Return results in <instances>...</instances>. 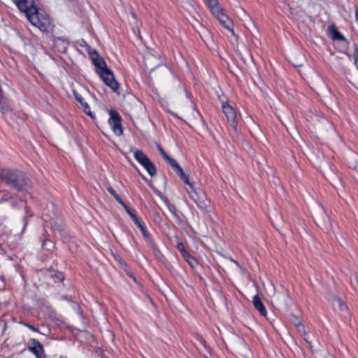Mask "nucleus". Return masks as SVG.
I'll use <instances>...</instances> for the list:
<instances>
[{"label": "nucleus", "mask_w": 358, "mask_h": 358, "mask_svg": "<svg viewBox=\"0 0 358 358\" xmlns=\"http://www.w3.org/2000/svg\"><path fill=\"white\" fill-rule=\"evenodd\" d=\"M13 200V196L8 192H3V195L0 198V203Z\"/></svg>", "instance_id": "b1692460"}, {"label": "nucleus", "mask_w": 358, "mask_h": 358, "mask_svg": "<svg viewBox=\"0 0 358 358\" xmlns=\"http://www.w3.org/2000/svg\"><path fill=\"white\" fill-rule=\"evenodd\" d=\"M168 162V164L174 169L176 172L181 167L178 164V163L173 158H165Z\"/></svg>", "instance_id": "412c9836"}, {"label": "nucleus", "mask_w": 358, "mask_h": 358, "mask_svg": "<svg viewBox=\"0 0 358 358\" xmlns=\"http://www.w3.org/2000/svg\"><path fill=\"white\" fill-rule=\"evenodd\" d=\"M134 157H147V156L145 155L142 151L137 150L134 152Z\"/></svg>", "instance_id": "2f4dec72"}, {"label": "nucleus", "mask_w": 358, "mask_h": 358, "mask_svg": "<svg viewBox=\"0 0 358 358\" xmlns=\"http://www.w3.org/2000/svg\"><path fill=\"white\" fill-rule=\"evenodd\" d=\"M106 189L108 191V192L113 196V197L117 194L112 187L107 186Z\"/></svg>", "instance_id": "473e14b6"}, {"label": "nucleus", "mask_w": 358, "mask_h": 358, "mask_svg": "<svg viewBox=\"0 0 358 358\" xmlns=\"http://www.w3.org/2000/svg\"><path fill=\"white\" fill-rule=\"evenodd\" d=\"M207 2L210 9L219 5L217 0H207Z\"/></svg>", "instance_id": "c756f323"}, {"label": "nucleus", "mask_w": 358, "mask_h": 358, "mask_svg": "<svg viewBox=\"0 0 358 358\" xmlns=\"http://www.w3.org/2000/svg\"><path fill=\"white\" fill-rule=\"evenodd\" d=\"M134 221V222L136 224V225L140 229L141 231V233L143 234V236L146 238L148 243L151 245L153 250H157V245L156 244L152 241V240L150 238V236L148 233V231L146 230V229L141 224L140 221L138 220V218L137 216L133 213L131 209L129 210V212H127Z\"/></svg>", "instance_id": "6e6552de"}, {"label": "nucleus", "mask_w": 358, "mask_h": 358, "mask_svg": "<svg viewBox=\"0 0 358 358\" xmlns=\"http://www.w3.org/2000/svg\"><path fill=\"white\" fill-rule=\"evenodd\" d=\"M132 166L134 167V169H135L136 171H138V169H137V167H136L135 165H133V164H132Z\"/></svg>", "instance_id": "58836bf2"}, {"label": "nucleus", "mask_w": 358, "mask_h": 358, "mask_svg": "<svg viewBox=\"0 0 358 358\" xmlns=\"http://www.w3.org/2000/svg\"><path fill=\"white\" fill-rule=\"evenodd\" d=\"M20 323L23 324L24 326L28 327L29 329H30L33 331H36V332H39L40 333L39 329L38 328L35 327L34 326H33L32 324H29L28 322H20Z\"/></svg>", "instance_id": "a878e982"}, {"label": "nucleus", "mask_w": 358, "mask_h": 358, "mask_svg": "<svg viewBox=\"0 0 358 358\" xmlns=\"http://www.w3.org/2000/svg\"><path fill=\"white\" fill-rule=\"evenodd\" d=\"M177 248L178 249V250H180L181 252L182 256L185 254V252H188L185 250V246H184V245L182 243H178Z\"/></svg>", "instance_id": "7c9ffc66"}, {"label": "nucleus", "mask_w": 358, "mask_h": 358, "mask_svg": "<svg viewBox=\"0 0 358 358\" xmlns=\"http://www.w3.org/2000/svg\"><path fill=\"white\" fill-rule=\"evenodd\" d=\"M89 56L95 66L96 72L104 83L110 87L114 92H117L119 84L115 79L113 71L108 68L104 59L95 50L89 52Z\"/></svg>", "instance_id": "7ed1b4c3"}, {"label": "nucleus", "mask_w": 358, "mask_h": 358, "mask_svg": "<svg viewBox=\"0 0 358 358\" xmlns=\"http://www.w3.org/2000/svg\"><path fill=\"white\" fill-rule=\"evenodd\" d=\"M231 261H233V262H234V263L237 264V263L236 262V261H234V260H233V259H231Z\"/></svg>", "instance_id": "a19ab883"}, {"label": "nucleus", "mask_w": 358, "mask_h": 358, "mask_svg": "<svg viewBox=\"0 0 358 358\" xmlns=\"http://www.w3.org/2000/svg\"><path fill=\"white\" fill-rule=\"evenodd\" d=\"M332 304L334 308L339 311L347 310V306L343 303V301L337 296H334Z\"/></svg>", "instance_id": "f3484780"}, {"label": "nucleus", "mask_w": 358, "mask_h": 358, "mask_svg": "<svg viewBox=\"0 0 358 358\" xmlns=\"http://www.w3.org/2000/svg\"><path fill=\"white\" fill-rule=\"evenodd\" d=\"M114 198L124 208L126 212H129L130 208L123 201L118 194L115 195Z\"/></svg>", "instance_id": "393cba45"}, {"label": "nucleus", "mask_w": 358, "mask_h": 358, "mask_svg": "<svg viewBox=\"0 0 358 358\" xmlns=\"http://www.w3.org/2000/svg\"><path fill=\"white\" fill-rule=\"evenodd\" d=\"M273 291H275L274 288H273ZM287 296H288V295H287V292H284L282 293H275V292H274L273 302L278 306L282 305L283 303H285L286 299Z\"/></svg>", "instance_id": "f8f14e48"}, {"label": "nucleus", "mask_w": 358, "mask_h": 358, "mask_svg": "<svg viewBox=\"0 0 358 358\" xmlns=\"http://www.w3.org/2000/svg\"><path fill=\"white\" fill-rule=\"evenodd\" d=\"M296 327L297 331H299V333H300L301 334H303V335H306V330H305V327H304V325L302 323L299 324Z\"/></svg>", "instance_id": "c85d7f7f"}, {"label": "nucleus", "mask_w": 358, "mask_h": 358, "mask_svg": "<svg viewBox=\"0 0 358 358\" xmlns=\"http://www.w3.org/2000/svg\"><path fill=\"white\" fill-rule=\"evenodd\" d=\"M150 148H151L153 153L155 155L159 154L162 157H169L165 152L164 148L157 142H153L150 145Z\"/></svg>", "instance_id": "dca6fc26"}, {"label": "nucleus", "mask_w": 358, "mask_h": 358, "mask_svg": "<svg viewBox=\"0 0 358 358\" xmlns=\"http://www.w3.org/2000/svg\"><path fill=\"white\" fill-rule=\"evenodd\" d=\"M187 191L191 199L197 204L199 208L202 209L207 208L208 200L206 194L203 190L196 191L192 186V188H189V190Z\"/></svg>", "instance_id": "423d86ee"}, {"label": "nucleus", "mask_w": 358, "mask_h": 358, "mask_svg": "<svg viewBox=\"0 0 358 358\" xmlns=\"http://www.w3.org/2000/svg\"><path fill=\"white\" fill-rule=\"evenodd\" d=\"M0 180L6 185L20 192H27L32 187V182L26 173L16 169H0Z\"/></svg>", "instance_id": "f03ea898"}, {"label": "nucleus", "mask_w": 358, "mask_h": 358, "mask_svg": "<svg viewBox=\"0 0 358 358\" xmlns=\"http://www.w3.org/2000/svg\"><path fill=\"white\" fill-rule=\"evenodd\" d=\"M142 166L148 171L151 177L156 175V168L153 163L150 162L149 158H136Z\"/></svg>", "instance_id": "1a4fd4ad"}, {"label": "nucleus", "mask_w": 358, "mask_h": 358, "mask_svg": "<svg viewBox=\"0 0 358 358\" xmlns=\"http://www.w3.org/2000/svg\"><path fill=\"white\" fill-rule=\"evenodd\" d=\"M291 321L296 327L301 324V320L294 315H292Z\"/></svg>", "instance_id": "cd10ccee"}, {"label": "nucleus", "mask_w": 358, "mask_h": 358, "mask_svg": "<svg viewBox=\"0 0 358 358\" xmlns=\"http://www.w3.org/2000/svg\"><path fill=\"white\" fill-rule=\"evenodd\" d=\"M45 245H46V241H44L42 244V247L43 248H45Z\"/></svg>", "instance_id": "e433bc0d"}, {"label": "nucleus", "mask_w": 358, "mask_h": 358, "mask_svg": "<svg viewBox=\"0 0 358 358\" xmlns=\"http://www.w3.org/2000/svg\"><path fill=\"white\" fill-rule=\"evenodd\" d=\"M18 9L24 13L28 20L42 32L48 33L52 29L51 22L46 15L40 13L33 0H12Z\"/></svg>", "instance_id": "f257e3e1"}, {"label": "nucleus", "mask_w": 358, "mask_h": 358, "mask_svg": "<svg viewBox=\"0 0 358 358\" xmlns=\"http://www.w3.org/2000/svg\"><path fill=\"white\" fill-rule=\"evenodd\" d=\"M355 18H356V20L358 21V7H356V9H355Z\"/></svg>", "instance_id": "f704fd0d"}, {"label": "nucleus", "mask_w": 358, "mask_h": 358, "mask_svg": "<svg viewBox=\"0 0 358 358\" xmlns=\"http://www.w3.org/2000/svg\"><path fill=\"white\" fill-rule=\"evenodd\" d=\"M129 275H130V277H132L135 280V278L132 275V274H131Z\"/></svg>", "instance_id": "ea45409f"}, {"label": "nucleus", "mask_w": 358, "mask_h": 358, "mask_svg": "<svg viewBox=\"0 0 358 358\" xmlns=\"http://www.w3.org/2000/svg\"><path fill=\"white\" fill-rule=\"evenodd\" d=\"M168 162V164L174 169L176 172L181 167L178 164V163L173 158H165Z\"/></svg>", "instance_id": "aec40b11"}, {"label": "nucleus", "mask_w": 358, "mask_h": 358, "mask_svg": "<svg viewBox=\"0 0 358 358\" xmlns=\"http://www.w3.org/2000/svg\"><path fill=\"white\" fill-rule=\"evenodd\" d=\"M351 283L352 286L355 287L356 292H358V277L355 275L352 278H351Z\"/></svg>", "instance_id": "bb28decb"}, {"label": "nucleus", "mask_w": 358, "mask_h": 358, "mask_svg": "<svg viewBox=\"0 0 358 358\" xmlns=\"http://www.w3.org/2000/svg\"><path fill=\"white\" fill-rule=\"evenodd\" d=\"M176 173L180 176L181 180L185 184H187L189 185V188H192V184L189 182L188 177L185 174L182 168L178 170Z\"/></svg>", "instance_id": "a211bd4d"}, {"label": "nucleus", "mask_w": 358, "mask_h": 358, "mask_svg": "<svg viewBox=\"0 0 358 358\" xmlns=\"http://www.w3.org/2000/svg\"><path fill=\"white\" fill-rule=\"evenodd\" d=\"M52 277L55 279V282H62L64 280V275L63 273L56 271Z\"/></svg>", "instance_id": "5701e85b"}, {"label": "nucleus", "mask_w": 358, "mask_h": 358, "mask_svg": "<svg viewBox=\"0 0 358 358\" xmlns=\"http://www.w3.org/2000/svg\"><path fill=\"white\" fill-rule=\"evenodd\" d=\"M222 110L236 132H238V119L236 110L227 101L222 104Z\"/></svg>", "instance_id": "20e7f679"}, {"label": "nucleus", "mask_w": 358, "mask_h": 358, "mask_svg": "<svg viewBox=\"0 0 358 358\" xmlns=\"http://www.w3.org/2000/svg\"><path fill=\"white\" fill-rule=\"evenodd\" d=\"M217 20L225 29L233 32V22L226 14L221 15Z\"/></svg>", "instance_id": "ddd939ff"}, {"label": "nucleus", "mask_w": 358, "mask_h": 358, "mask_svg": "<svg viewBox=\"0 0 358 358\" xmlns=\"http://www.w3.org/2000/svg\"><path fill=\"white\" fill-rule=\"evenodd\" d=\"M109 114L110 118L108 120V123L111 129L116 135H122L123 133V129L121 124L122 117L120 115L114 110H110L109 111Z\"/></svg>", "instance_id": "39448f33"}, {"label": "nucleus", "mask_w": 358, "mask_h": 358, "mask_svg": "<svg viewBox=\"0 0 358 358\" xmlns=\"http://www.w3.org/2000/svg\"><path fill=\"white\" fill-rule=\"evenodd\" d=\"M328 31L334 40L342 41L345 40L344 36L341 34L337 29L335 25L331 24L329 26Z\"/></svg>", "instance_id": "2eb2a0df"}, {"label": "nucleus", "mask_w": 358, "mask_h": 358, "mask_svg": "<svg viewBox=\"0 0 358 358\" xmlns=\"http://www.w3.org/2000/svg\"><path fill=\"white\" fill-rule=\"evenodd\" d=\"M73 95H74V97L76 99V100L79 102L82 106L83 107V110L84 112L87 114L88 115H90V117H93L92 115V113L90 110V106L88 105V103L87 102H85L83 99V98L82 97V96L78 94L76 91H73Z\"/></svg>", "instance_id": "9d476101"}, {"label": "nucleus", "mask_w": 358, "mask_h": 358, "mask_svg": "<svg viewBox=\"0 0 358 358\" xmlns=\"http://www.w3.org/2000/svg\"><path fill=\"white\" fill-rule=\"evenodd\" d=\"M68 44L69 43L66 41L58 38L54 41L53 45L55 48L57 50L58 52L64 53L66 51Z\"/></svg>", "instance_id": "4468645a"}, {"label": "nucleus", "mask_w": 358, "mask_h": 358, "mask_svg": "<svg viewBox=\"0 0 358 358\" xmlns=\"http://www.w3.org/2000/svg\"><path fill=\"white\" fill-rule=\"evenodd\" d=\"M12 205H13V207H15V205H16V202H15V201H13V202L12 203Z\"/></svg>", "instance_id": "4c0bfd02"}, {"label": "nucleus", "mask_w": 358, "mask_h": 358, "mask_svg": "<svg viewBox=\"0 0 358 358\" xmlns=\"http://www.w3.org/2000/svg\"><path fill=\"white\" fill-rule=\"evenodd\" d=\"M198 339H199V342L201 343V344L203 347H205L206 342H205L204 339H203L201 337H199V338H198Z\"/></svg>", "instance_id": "72a5a7b5"}, {"label": "nucleus", "mask_w": 358, "mask_h": 358, "mask_svg": "<svg viewBox=\"0 0 358 358\" xmlns=\"http://www.w3.org/2000/svg\"><path fill=\"white\" fill-rule=\"evenodd\" d=\"M183 257L190 266H194L197 264L196 259L191 256L189 252H185Z\"/></svg>", "instance_id": "4be33fe9"}, {"label": "nucleus", "mask_w": 358, "mask_h": 358, "mask_svg": "<svg viewBox=\"0 0 358 358\" xmlns=\"http://www.w3.org/2000/svg\"><path fill=\"white\" fill-rule=\"evenodd\" d=\"M28 350L32 352L36 358H45L43 345L36 339L31 338L29 341Z\"/></svg>", "instance_id": "0eeeda50"}, {"label": "nucleus", "mask_w": 358, "mask_h": 358, "mask_svg": "<svg viewBox=\"0 0 358 358\" xmlns=\"http://www.w3.org/2000/svg\"><path fill=\"white\" fill-rule=\"evenodd\" d=\"M305 341H306V342L307 343V344H308V347H309L310 348H312L311 343L308 341V338H305Z\"/></svg>", "instance_id": "c9c22d12"}, {"label": "nucleus", "mask_w": 358, "mask_h": 358, "mask_svg": "<svg viewBox=\"0 0 358 358\" xmlns=\"http://www.w3.org/2000/svg\"><path fill=\"white\" fill-rule=\"evenodd\" d=\"M252 303H253L255 308L259 312V313L262 315H263V316L266 315L267 312H266V308L258 295L254 296L253 300H252Z\"/></svg>", "instance_id": "9b49d317"}, {"label": "nucleus", "mask_w": 358, "mask_h": 358, "mask_svg": "<svg viewBox=\"0 0 358 358\" xmlns=\"http://www.w3.org/2000/svg\"><path fill=\"white\" fill-rule=\"evenodd\" d=\"M210 10L217 18L224 14L223 9L220 7V5L213 7L210 9Z\"/></svg>", "instance_id": "6ab92c4d"}]
</instances>
